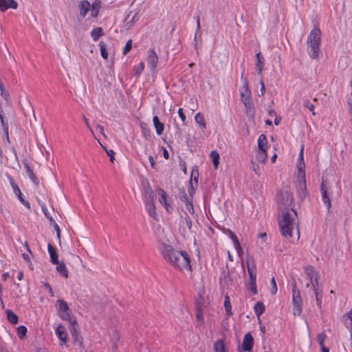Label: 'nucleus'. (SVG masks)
I'll use <instances>...</instances> for the list:
<instances>
[{
  "label": "nucleus",
  "instance_id": "obj_34",
  "mask_svg": "<svg viewBox=\"0 0 352 352\" xmlns=\"http://www.w3.org/2000/svg\"><path fill=\"white\" fill-rule=\"evenodd\" d=\"M227 233L228 234V235L230 236V237L232 240L235 248L236 249H239V250H241V245L239 243V241L236 234L232 231H231L230 230H227Z\"/></svg>",
  "mask_w": 352,
  "mask_h": 352
},
{
  "label": "nucleus",
  "instance_id": "obj_61",
  "mask_svg": "<svg viewBox=\"0 0 352 352\" xmlns=\"http://www.w3.org/2000/svg\"><path fill=\"white\" fill-rule=\"evenodd\" d=\"M148 160H149V162H150V163H151V167H152L153 168H155V161H154V159H153V156L150 155V156L148 157Z\"/></svg>",
  "mask_w": 352,
  "mask_h": 352
},
{
  "label": "nucleus",
  "instance_id": "obj_53",
  "mask_svg": "<svg viewBox=\"0 0 352 352\" xmlns=\"http://www.w3.org/2000/svg\"><path fill=\"white\" fill-rule=\"evenodd\" d=\"M1 95L3 98L7 101L9 102L10 100V94L6 90H2V92H1Z\"/></svg>",
  "mask_w": 352,
  "mask_h": 352
},
{
  "label": "nucleus",
  "instance_id": "obj_44",
  "mask_svg": "<svg viewBox=\"0 0 352 352\" xmlns=\"http://www.w3.org/2000/svg\"><path fill=\"white\" fill-rule=\"evenodd\" d=\"M256 58H257V67L258 69V74H261L262 73V71H263V63L261 61V53L258 52V54H256Z\"/></svg>",
  "mask_w": 352,
  "mask_h": 352
},
{
  "label": "nucleus",
  "instance_id": "obj_27",
  "mask_svg": "<svg viewBox=\"0 0 352 352\" xmlns=\"http://www.w3.org/2000/svg\"><path fill=\"white\" fill-rule=\"evenodd\" d=\"M267 140L264 134H261L258 139V151H267Z\"/></svg>",
  "mask_w": 352,
  "mask_h": 352
},
{
  "label": "nucleus",
  "instance_id": "obj_10",
  "mask_svg": "<svg viewBox=\"0 0 352 352\" xmlns=\"http://www.w3.org/2000/svg\"><path fill=\"white\" fill-rule=\"evenodd\" d=\"M319 278H316V279L311 280L310 284L314 291L317 305L319 307H320L322 304V296H320V294L322 293V289L321 285L319 283Z\"/></svg>",
  "mask_w": 352,
  "mask_h": 352
},
{
  "label": "nucleus",
  "instance_id": "obj_32",
  "mask_svg": "<svg viewBox=\"0 0 352 352\" xmlns=\"http://www.w3.org/2000/svg\"><path fill=\"white\" fill-rule=\"evenodd\" d=\"M13 190H14V192H15V194L19 197L21 202L23 203L25 206H28V208H30V203L28 201H25L23 198L21 190H20L19 188L17 186V185H14Z\"/></svg>",
  "mask_w": 352,
  "mask_h": 352
},
{
  "label": "nucleus",
  "instance_id": "obj_40",
  "mask_svg": "<svg viewBox=\"0 0 352 352\" xmlns=\"http://www.w3.org/2000/svg\"><path fill=\"white\" fill-rule=\"evenodd\" d=\"M196 318H197L198 323L200 326L205 327L204 315H203L202 311L200 309H197Z\"/></svg>",
  "mask_w": 352,
  "mask_h": 352
},
{
  "label": "nucleus",
  "instance_id": "obj_18",
  "mask_svg": "<svg viewBox=\"0 0 352 352\" xmlns=\"http://www.w3.org/2000/svg\"><path fill=\"white\" fill-rule=\"evenodd\" d=\"M346 327L350 331V338L352 340V309L343 316Z\"/></svg>",
  "mask_w": 352,
  "mask_h": 352
},
{
  "label": "nucleus",
  "instance_id": "obj_3",
  "mask_svg": "<svg viewBox=\"0 0 352 352\" xmlns=\"http://www.w3.org/2000/svg\"><path fill=\"white\" fill-rule=\"evenodd\" d=\"M321 32L318 28H314L310 32L307 43L310 47V56L312 58H317L319 53V46L321 39Z\"/></svg>",
  "mask_w": 352,
  "mask_h": 352
},
{
  "label": "nucleus",
  "instance_id": "obj_16",
  "mask_svg": "<svg viewBox=\"0 0 352 352\" xmlns=\"http://www.w3.org/2000/svg\"><path fill=\"white\" fill-rule=\"evenodd\" d=\"M148 53L149 54L148 57V61L151 66V70L154 72L157 67L158 57L153 49L150 50Z\"/></svg>",
  "mask_w": 352,
  "mask_h": 352
},
{
  "label": "nucleus",
  "instance_id": "obj_58",
  "mask_svg": "<svg viewBox=\"0 0 352 352\" xmlns=\"http://www.w3.org/2000/svg\"><path fill=\"white\" fill-rule=\"evenodd\" d=\"M178 114H179V118L182 120V122H184L186 121V116H185V115H184V113L183 112V109L182 108H179V109Z\"/></svg>",
  "mask_w": 352,
  "mask_h": 352
},
{
  "label": "nucleus",
  "instance_id": "obj_2",
  "mask_svg": "<svg viewBox=\"0 0 352 352\" xmlns=\"http://www.w3.org/2000/svg\"><path fill=\"white\" fill-rule=\"evenodd\" d=\"M299 221L297 212L291 208L290 211H284L278 217V226L283 237L287 239L298 241L300 239Z\"/></svg>",
  "mask_w": 352,
  "mask_h": 352
},
{
  "label": "nucleus",
  "instance_id": "obj_4",
  "mask_svg": "<svg viewBox=\"0 0 352 352\" xmlns=\"http://www.w3.org/2000/svg\"><path fill=\"white\" fill-rule=\"evenodd\" d=\"M277 202L280 213L294 209V198L286 190H281L277 194Z\"/></svg>",
  "mask_w": 352,
  "mask_h": 352
},
{
  "label": "nucleus",
  "instance_id": "obj_8",
  "mask_svg": "<svg viewBox=\"0 0 352 352\" xmlns=\"http://www.w3.org/2000/svg\"><path fill=\"white\" fill-rule=\"evenodd\" d=\"M296 283L293 285V311L294 314L300 316L302 312V300L300 295V292L296 291Z\"/></svg>",
  "mask_w": 352,
  "mask_h": 352
},
{
  "label": "nucleus",
  "instance_id": "obj_9",
  "mask_svg": "<svg viewBox=\"0 0 352 352\" xmlns=\"http://www.w3.org/2000/svg\"><path fill=\"white\" fill-rule=\"evenodd\" d=\"M247 267L250 276V285H256V274H254V270H256V265L253 256H248L247 258Z\"/></svg>",
  "mask_w": 352,
  "mask_h": 352
},
{
  "label": "nucleus",
  "instance_id": "obj_6",
  "mask_svg": "<svg viewBox=\"0 0 352 352\" xmlns=\"http://www.w3.org/2000/svg\"><path fill=\"white\" fill-rule=\"evenodd\" d=\"M57 304L58 305V314L60 318L68 321L69 323L75 324L76 319L71 316L67 303L65 300L59 299L57 300Z\"/></svg>",
  "mask_w": 352,
  "mask_h": 352
},
{
  "label": "nucleus",
  "instance_id": "obj_13",
  "mask_svg": "<svg viewBox=\"0 0 352 352\" xmlns=\"http://www.w3.org/2000/svg\"><path fill=\"white\" fill-rule=\"evenodd\" d=\"M254 344V339L249 333H246L242 344V349L245 351H251Z\"/></svg>",
  "mask_w": 352,
  "mask_h": 352
},
{
  "label": "nucleus",
  "instance_id": "obj_29",
  "mask_svg": "<svg viewBox=\"0 0 352 352\" xmlns=\"http://www.w3.org/2000/svg\"><path fill=\"white\" fill-rule=\"evenodd\" d=\"M184 205L185 206L183 208V211H184L185 215L186 214H188V215H190L191 217H194L195 211H194L193 206L192 204L191 201L189 202L185 203Z\"/></svg>",
  "mask_w": 352,
  "mask_h": 352
},
{
  "label": "nucleus",
  "instance_id": "obj_24",
  "mask_svg": "<svg viewBox=\"0 0 352 352\" xmlns=\"http://www.w3.org/2000/svg\"><path fill=\"white\" fill-rule=\"evenodd\" d=\"M214 352H228L223 340L221 339L214 343Z\"/></svg>",
  "mask_w": 352,
  "mask_h": 352
},
{
  "label": "nucleus",
  "instance_id": "obj_55",
  "mask_svg": "<svg viewBox=\"0 0 352 352\" xmlns=\"http://www.w3.org/2000/svg\"><path fill=\"white\" fill-rule=\"evenodd\" d=\"M305 106L307 107L310 111H312V114L315 115L314 112V105L309 102V101H306L305 103Z\"/></svg>",
  "mask_w": 352,
  "mask_h": 352
},
{
  "label": "nucleus",
  "instance_id": "obj_36",
  "mask_svg": "<svg viewBox=\"0 0 352 352\" xmlns=\"http://www.w3.org/2000/svg\"><path fill=\"white\" fill-rule=\"evenodd\" d=\"M210 157L212 159L214 167L215 169H217L219 164V155L217 151H212L210 153Z\"/></svg>",
  "mask_w": 352,
  "mask_h": 352
},
{
  "label": "nucleus",
  "instance_id": "obj_60",
  "mask_svg": "<svg viewBox=\"0 0 352 352\" xmlns=\"http://www.w3.org/2000/svg\"><path fill=\"white\" fill-rule=\"evenodd\" d=\"M260 83H261V96H263L265 93V88L264 82H263V80H261Z\"/></svg>",
  "mask_w": 352,
  "mask_h": 352
},
{
  "label": "nucleus",
  "instance_id": "obj_14",
  "mask_svg": "<svg viewBox=\"0 0 352 352\" xmlns=\"http://www.w3.org/2000/svg\"><path fill=\"white\" fill-rule=\"evenodd\" d=\"M18 3L14 0H0V10L5 12L8 8L16 9Z\"/></svg>",
  "mask_w": 352,
  "mask_h": 352
},
{
  "label": "nucleus",
  "instance_id": "obj_46",
  "mask_svg": "<svg viewBox=\"0 0 352 352\" xmlns=\"http://www.w3.org/2000/svg\"><path fill=\"white\" fill-rule=\"evenodd\" d=\"M111 336H112V339L113 340V341L115 342L113 344V347L116 348L117 347L116 342H118L120 340V335H119L118 331L116 330L113 331Z\"/></svg>",
  "mask_w": 352,
  "mask_h": 352
},
{
  "label": "nucleus",
  "instance_id": "obj_48",
  "mask_svg": "<svg viewBox=\"0 0 352 352\" xmlns=\"http://www.w3.org/2000/svg\"><path fill=\"white\" fill-rule=\"evenodd\" d=\"M103 148L105 150L107 154L108 155V156L110 157V161L111 162H114L115 161V157H114V151L111 149L110 150H107L104 146H102Z\"/></svg>",
  "mask_w": 352,
  "mask_h": 352
},
{
  "label": "nucleus",
  "instance_id": "obj_11",
  "mask_svg": "<svg viewBox=\"0 0 352 352\" xmlns=\"http://www.w3.org/2000/svg\"><path fill=\"white\" fill-rule=\"evenodd\" d=\"M71 325L70 333L72 337L74 338V344L78 343L79 346L82 349H84V344L82 342V339L79 337L78 332V326L77 324V320H75V324L69 323Z\"/></svg>",
  "mask_w": 352,
  "mask_h": 352
},
{
  "label": "nucleus",
  "instance_id": "obj_59",
  "mask_svg": "<svg viewBox=\"0 0 352 352\" xmlns=\"http://www.w3.org/2000/svg\"><path fill=\"white\" fill-rule=\"evenodd\" d=\"M91 6L94 8L100 9V0H95V1L92 3V5Z\"/></svg>",
  "mask_w": 352,
  "mask_h": 352
},
{
  "label": "nucleus",
  "instance_id": "obj_25",
  "mask_svg": "<svg viewBox=\"0 0 352 352\" xmlns=\"http://www.w3.org/2000/svg\"><path fill=\"white\" fill-rule=\"evenodd\" d=\"M156 132L158 135H161L164 131V125L160 122L159 118L155 116L153 119Z\"/></svg>",
  "mask_w": 352,
  "mask_h": 352
},
{
  "label": "nucleus",
  "instance_id": "obj_33",
  "mask_svg": "<svg viewBox=\"0 0 352 352\" xmlns=\"http://www.w3.org/2000/svg\"><path fill=\"white\" fill-rule=\"evenodd\" d=\"M254 311L257 316L259 318V316L264 312L265 311V306L263 302H257L256 304L254 306ZM259 322L261 323V320L258 318Z\"/></svg>",
  "mask_w": 352,
  "mask_h": 352
},
{
  "label": "nucleus",
  "instance_id": "obj_43",
  "mask_svg": "<svg viewBox=\"0 0 352 352\" xmlns=\"http://www.w3.org/2000/svg\"><path fill=\"white\" fill-rule=\"evenodd\" d=\"M0 120H1V124L3 127L6 138L8 142H10V138H9V135H8V124L5 123L3 115L1 113H0Z\"/></svg>",
  "mask_w": 352,
  "mask_h": 352
},
{
  "label": "nucleus",
  "instance_id": "obj_63",
  "mask_svg": "<svg viewBox=\"0 0 352 352\" xmlns=\"http://www.w3.org/2000/svg\"><path fill=\"white\" fill-rule=\"evenodd\" d=\"M44 286L45 288H47V289L49 290L50 293L51 294V296H53L54 292H53V290H52V287H50V285L48 283H45Z\"/></svg>",
  "mask_w": 352,
  "mask_h": 352
},
{
  "label": "nucleus",
  "instance_id": "obj_47",
  "mask_svg": "<svg viewBox=\"0 0 352 352\" xmlns=\"http://www.w3.org/2000/svg\"><path fill=\"white\" fill-rule=\"evenodd\" d=\"M131 48H132V40L130 39L126 43V45L123 50V54H128L131 51Z\"/></svg>",
  "mask_w": 352,
  "mask_h": 352
},
{
  "label": "nucleus",
  "instance_id": "obj_64",
  "mask_svg": "<svg viewBox=\"0 0 352 352\" xmlns=\"http://www.w3.org/2000/svg\"><path fill=\"white\" fill-rule=\"evenodd\" d=\"M163 156L166 160L169 157L168 152L165 148H163Z\"/></svg>",
  "mask_w": 352,
  "mask_h": 352
},
{
  "label": "nucleus",
  "instance_id": "obj_41",
  "mask_svg": "<svg viewBox=\"0 0 352 352\" xmlns=\"http://www.w3.org/2000/svg\"><path fill=\"white\" fill-rule=\"evenodd\" d=\"M99 45L102 57L104 59H107L108 58V52L105 43L103 41H100Z\"/></svg>",
  "mask_w": 352,
  "mask_h": 352
},
{
  "label": "nucleus",
  "instance_id": "obj_35",
  "mask_svg": "<svg viewBox=\"0 0 352 352\" xmlns=\"http://www.w3.org/2000/svg\"><path fill=\"white\" fill-rule=\"evenodd\" d=\"M224 307H225V309H226V314L228 316H232V306H231V303H230V298H229L228 296H226V297H225Z\"/></svg>",
  "mask_w": 352,
  "mask_h": 352
},
{
  "label": "nucleus",
  "instance_id": "obj_50",
  "mask_svg": "<svg viewBox=\"0 0 352 352\" xmlns=\"http://www.w3.org/2000/svg\"><path fill=\"white\" fill-rule=\"evenodd\" d=\"M318 341L319 342V344L320 346V345H323L324 344V342L325 340V338H326V336L324 333H321L320 334H318Z\"/></svg>",
  "mask_w": 352,
  "mask_h": 352
},
{
  "label": "nucleus",
  "instance_id": "obj_15",
  "mask_svg": "<svg viewBox=\"0 0 352 352\" xmlns=\"http://www.w3.org/2000/svg\"><path fill=\"white\" fill-rule=\"evenodd\" d=\"M241 78L243 79V83L242 89L241 91V101L243 102L244 98H247V99L251 98V97H250L251 93H250V90L248 87V82L247 78L243 77V74L241 75Z\"/></svg>",
  "mask_w": 352,
  "mask_h": 352
},
{
  "label": "nucleus",
  "instance_id": "obj_22",
  "mask_svg": "<svg viewBox=\"0 0 352 352\" xmlns=\"http://www.w3.org/2000/svg\"><path fill=\"white\" fill-rule=\"evenodd\" d=\"M91 8V4L87 0L81 1L79 4L80 14L85 16Z\"/></svg>",
  "mask_w": 352,
  "mask_h": 352
},
{
  "label": "nucleus",
  "instance_id": "obj_39",
  "mask_svg": "<svg viewBox=\"0 0 352 352\" xmlns=\"http://www.w3.org/2000/svg\"><path fill=\"white\" fill-rule=\"evenodd\" d=\"M195 119L196 122L199 124L203 129L206 128V125L205 120L204 116L200 113H198L195 115Z\"/></svg>",
  "mask_w": 352,
  "mask_h": 352
},
{
  "label": "nucleus",
  "instance_id": "obj_30",
  "mask_svg": "<svg viewBox=\"0 0 352 352\" xmlns=\"http://www.w3.org/2000/svg\"><path fill=\"white\" fill-rule=\"evenodd\" d=\"M148 206L149 208L148 209V211L150 216L152 217L154 219L157 220L156 208L154 205L153 197H151V199H150V204Z\"/></svg>",
  "mask_w": 352,
  "mask_h": 352
},
{
  "label": "nucleus",
  "instance_id": "obj_57",
  "mask_svg": "<svg viewBox=\"0 0 352 352\" xmlns=\"http://www.w3.org/2000/svg\"><path fill=\"white\" fill-rule=\"evenodd\" d=\"M91 14L93 17H97L99 13V10L98 8H94L91 6Z\"/></svg>",
  "mask_w": 352,
  "mask_h": 352
},
{
  "label": "nucleus",
  "instance_id": "obj_7",
  "mask_svg": "<svg viewBox=\"0 0 352 352\" xmlns=\"http://www.w3.org/2000/svg\"><path fill=\"white\" fill-rule=\"evenodd\" d=\"M191 217L186 214L184 217L182 216V219L179 223V231L184 237H188L192 233V223Z\"/></svg>",
  "mask_w": 352,
  "mask_h": 352
},
{
  "label": "nucleus",
  "instance_id": "obj_28",
  "mask_svg": "<svg viewBox=\"0 0 352 352\" xmlns=\"http://www.w3.org/2000/svg\"><path fill=\"white\" fill-rule=\"evenodd\" d=\"M103 34V30L100 27L96 28L91 32V36L92 37L94 41H98V38Z\"/></svg>",
  "mask_w": 352,
  "mask_h": 352
},
{
  "label": "nucleus",
  "instance_id": "obj_21",
  "mask_svg": "<svg viewBox=\"0 0 352 352\" xmlns=\"http://www.w3.org/2000/svg\"><path fill=\"white\" fill-rule=\"evenodd\" d=\"M54 265H56V270L61 276L66 278H68V270L64 262L58 261V263H55Z\"/></svg>",
  "mask_w": 352,
  "mask_h": 352
},
{
  "label": "nucleus",
  "instance_id": "obj_31",
  "mask_svg": "<svg viewBox=\"0 0 352 352\" xmlns=\"http://www.w3.org/2000/svg\"><path fill=\"white\" fill-rule=\"evenodd\" d=\"M256 158L258 162L265 164L267 159V151H258Z\"/></svg>",
  "mask_w": 352,
  "mask_h": 352
},
{
  "label": "nucleus",
  "instance_id": "obj_26",
  "mask_svg": "<svg viewBox=\"0 0 352 352\" xmlns=\"http://www.w3.org/2000/svg\"><path fill=\"white\" fill-rule=\"evenodd\" d=\"M6 314L7 319L8 320V321L10 323H12L13 324H16L18 323L19 317L12 310H10V309L6 310Z\"/></svg>",
  "mask_w": 352,
  "mask_h": 352
},
{
  "label": "nucleus",
  "instance_id": "obj_17",
  "mask_svg": "<svg viewBox=\"0 0 352 352\" xmlns=\"http://www.w3.org/2000/svg\"><path fill=\"white\" fill-rule=\"evenodd\" d=\"M159 195H160V198L159 199L160 202L164 206L167 211H170V209L172 208L169 203L168 202V196L166 192L162 189H158Z\"/></svg>",
  "mask_w": 352,
  "mask_h": 352
},
{
  "label": "nucleus",
  "instance_id": "obj_20",
  "mask_svg": "<svg viewBox=\"0 0 352 352\" xmlns=\"http://www.w3.org/2000/svg\"><path fill=\"white\" fill-rule=\"evenodd\" d=\"M305 274L309 278V281L316 279V278H320L318 272L311 265L306 267Z\"/></svg>",
  "mask_w": 352,
  "mask_h": 352
},
{
  "label": "nucleus",
  "instance_id": "obj_62",
  "mask_svg": "<svg viewBox=\"0 0 352 352\" xmlns=\"http://www.w3.org/2000/svg\"><path fill=\"white\" fill-rule=\"evenodd\" d=\"M23 163L24 166H25V169H26V172H27L28 170H30L31 169V168H30V165H29V163H28V160H24L23 161Z\"/></svg>",
  "mask_w": 352,
  "mask_h": 352
},
{
  "label": "nucleus",
  "instance_id": "obj_52",
  "mask_svg": "<svg viewBox=\"0 0 352 352\" xmlns=\"http://www.w3.org/2000/svg\"><path fill=\"white\" fill-rule=\"evenodd\" d=\"M271 284L272 287V294H275L277 292V286L274 278H272Z\"/></svg>",
  "mask_w": 352,
  "mask_h": 352
},
{
  "label": "nucleus",
  "instance_id": "obj_54",
  "mask_svg": "<svg viewBox=\"0 0 352 352\" xmlns=\"http://www.w3.org/2000/svg\"><path fill=\"white\" fill-rule=\"evenodd\" d=\"M252 168L253 170V171L257 175H260V168H259V166L258 165L254 164V163H252Z\"/></svg>",
  "mask_w": 352,
  "mask_h": 352
},
{
  "label": "nucleus",
  "instance_id": "obj_51",
  "mask_svg": "<svg viewBox=\"0 0 352 352\" xmlns=\"http://www.w3.org/2000/svg\"><path fill=\"white\" fill-rule=\"evenodd\" d=\"M145 193L148 195V197L151 199V197H153V190L150 186V184L147 182V186L145 189Z\"/></svg>",
  "mask_w": 352,
  "mask_h": 352
},
{
  "label": "nucleus",
  "instance_id": "obj_37",
  "mask_svg": "<svg viewBox=\"0 0 352 352\" xmlns=\"http://www.w3.org/2000/svg\"><path fill=\"white\" fill-rule=\"evenodd\" d=\"M322 201L324 204L326 205L328 210H329L331 207V199L327 195V190H324L323 193H322Z\"/></svg>",
  "mask_w": 352,
  "mask_h": 352
},
{
  "label": "nucleus",
  "instance_id": "obj_49",
  "mask_svg": "<svg viewBox=\"0 0 352 352\" xmlns=\"http://www.w3.org/2000/svg\"><path fill=\"white\" fill-rule=\"evenodd\" d=\"M144 63L142 62L140 63L138 66L134 69L135 75H139L144 70Z\"/></svg>",
  "mask_w": 352,
  "mask_h": 352
},
{
  "label": "nucleus",
  "instance_id": "obj_45",
  "mask_svg": "<svg viewBox=\"0 0 352 352\" xmlns=\"http://www.w3.org/2000/svg\"><path fill=\"white\" fill-rule=\"evenodd\" d=\"M180 191V200L184 202V204L190 201L188 199V195L185 192L184 190H179Z\"/></svg>",
  "mask_w": 352,
  "mask_h": 352
},
{
  "label": "nucleus",
  "instance_id": "obj_23",
  "mask_svg": "<svg viewBox=\"0 0 352 352\" xmlns=\"http://www.w3.org/2000/svg\"><path fill=\"white\" fill-rule=\"evenodd\" d=\"M47 249L50 256L51 262L53 264L58 263V262L59 261L58 255V253L56 252L55 248L52 245L49 243L47 245Z\"/></svg>",
  "mask_w": 352,
  "mask_h": 352
},
{
  "label": "nucleus",
  "instance_id": "obj_42",
  "mask_svg": "<svg viewBox=\"0 0 352 352\" xmlns=\"http://www.w3.org/2000/svg\"><path fill=\"white\" fill-rule=\"evenodd\" d=\"M24 105L26 107L27 110L30 111V113L32 115L34 119L36 120V118L34 113V108L28 99H25L24 101Z\"/></svg>",
  "mask_w": 352,
  "mask_h": 352
},
{
  "label": "nucleus",
  "instance_id": "obj_56",
  "mask_svg": "<svg viewBox=\"0 0 352 352\" xmlns=\"http://www.w3.org/2000/svg\"><path fill=\"white\" fill-rule=\"evenodd\" d=\"M29 178L32 180V182L38 186L39 185V181L37 177L35 174H33L32 175L30 176Z\"/></svg>",
  "mask_w": 352,
  "mask_h": 352
},
{
  "label": "nucleus",
  "instance_id": "obj_38",
  "mask_svg": "<svg viewBox=\"0 0 352 352\" xmlns=\"http://www.w3.org/2000/svg\"><path fill=\"white\" fill-rule=\"evenodd\" d=\"M16 332H17L18 336L21 339H23L24 338L26 337L27 328L23 325H21L17 327Z\"/></svg>",
  "mask_w": 352,
  "mask_h": 352
},
{
  "label": "nucleus",
  "instance_id": "obj_5",
  "mask_svg": "<svg viewBox=\"0 0 352 352\" xmlns=\"http://www.w3.org/2000/svg\"><path fill=\"white\" fill-rule=\"evenodd\" d=\"M303 149L304 146H302L296 164V168L298 170L297 180L300 188H305L306 184L305 170V164L304 162Z\"/></svg>",
  "mask_w": 352,
  "mask_h": 352
},
{
  "label": "nucleus",
  "instance_id": "obj_19",
  "mask_svg": "<svg viewBox=\"0 0 352 352\" xmlns=\"http://www.w3.org/2000/svg\"><path fill=\"white\" fill-rule=\"evenodd\" d=\"M243 103L246 108V113L248 116L253 117L254 116L255 111L251 98H244Z\"/></svg>",
  "mask_w": 352,
  "mask_h": 352
},
{
  "label": "nucleus",
  "instance_id": "obj_1",
  "mask_svg": "<svg viewBox=\"0 0 352 352\" xmlns=\"http://www.w3.org/2000/svg\"><path fill=\"white\" fill-rule=\"evenodd\" d=\"M162 245L163 257L168 263L183 273L192 272L190 258L186 251H178L165 243H162Z\"/></svg>",
  "mask_w": 352,
  "mask_h": 352
},
{
  "label": "nucleus",
  "instance_id": "obj_12",
  "mask_svg": "<svg viewBox=\"0 0 352 352\" xmlns=\"http://www.w3.org/2000/svg\"><path fill=\"white\" fill-rule=\"evenodd\" d=\"M56 334L57 335L58 339L61 341L60 345L66 344L67 342V333L66 331L65 327L60 324L56 329Z\"/></svg>",
  "mask_w": 352,
  "mask_h": 352
}]
</instances>
